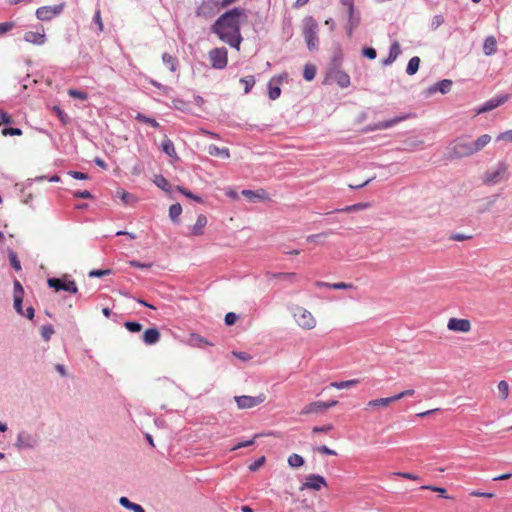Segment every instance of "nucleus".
<instances>
[{"label": "nucleus", "instance_id": "nucleus-1", "mask_svg": "<svg viewBox=\"0 0 512 512\" xmlns=\"http://www.w3.org/2000/svg\"><path fill=\"white\" fill-rule=\"evenodd\" d=\"M246 20L247 15L244 9L233 8L222 14L211 29L223 42L239 51L243 40L240 33V24Z\"/></svg>", "mask_w": 512, "mask_h": 512}, {"label": "nucleus", "instance_id": "nucleus-2", "mask_svg": "<svg viewBox=\"0 0 512 512\" xmlns=\"http://www.w3.org/2000/svg\"><path fill=\"white\" fill-rule=\"evenodd\" d=\"M291 314L297 326L302 330L310 331L317 327L318 321L308 309L296 305Z\"/></svg>", "mask_w": 512, "mask_h": 512}, {"label": "nucleus", "instance_id": "nucleus-3", "mask_svg": "<svg viewBox=\"0 0 512 512\" xmlns=\"http://www.w3.org/2000/svg\"><path fill=\"white\" fill-rule=\"evenodd\" d=\"M473 154L471 141L465 137L453 140L447 147V155L450 159H459Z\"/></svg>", "mask_w": 512, "mask_h": 512}, {"label": "nucleus", "instance_id": "nucleus-4", "mask_svg": "<svg viewBox=\"0 0 512 512\" xmlns=\"http://www.w3.org/2000/svg\"><path fill=\"white\" fill-rule=\"evenodd\" d=\"M318 24L313 17H306L303 24V35L307 46L310 50H314L318 45Z\"/></svg>", "mask_w": 512, "mask_h": 512}, {"label": "nucleus", "instance_id": "nucleus-5", "mask_svg": "<svg viewBox=\"0 0 512 512\" xmlns=\"http://www.w3.org/2000/svg\"><path fill=\"white\" fill-rule=\"evenodd\" d=\"M39 439L35 434H32L26 430H21L17 434L16 441L14 443L15 448L18 450H32L38 445Z\"/></svg>", "mask_w": 512, "mask_h": 512}, {"label": "nucleus", "instance_id": "nucleus-6", "mask_svg": "<svg viewBox=\"0 0 512 512\" xmlns=\"http://www.w3.org/2000/svg\"><path fill=\"white\" fill-rule=\"evenodd\" d=\"M209 60L215 69H224L228 63V52L226 48H214L209 52Z\"/></svg>", "mask_w": 512, "mask_h": 512}, {"label": "nucleus", "instance_id": "nucleus-7", "mask_svg": "<svg viewBox=\"0 0 512 512\" xmlns=\"http://www.w3.org/2000/svg\"><path fill=\"white\" fill-rule=\"evenodd\" d=\"M64 3L53 6H42L36 10V17L41 21H49L63 12Z\"/></svg>", "mask_w": 512, "mask_h": 512}, {"label": "nucleus", "instance_id": "nucleus-8", "mask_svg": "<svg viewBox=\"0 0 512 512\" xmlns=\"http://www.w3.org/2000/svg\"><path fill=\"white\" fill-rule=\"evenodd\" d=\"M266 400V395L264 393H260L257 396H236L235 401L239 409H250L256 407L263 403Z\"/></svg>", "mask_w": 512, "mask_h": 512}, {"label": "nucleus", "instance_id": "nucleus-9", "mask_svg": "<svg viewBox=\"0 0 512 512\" xmlns=\"http://www.w3.org/2000/svg\"><path fill=\"white\" fill-rule=\"evenodd\" d=\"M325 81H333L341 88H347L350 85V76L345 71L333 67L329 69Z\"/></svg>", "mask_w": 512, "mask_h": 512}, {"label": "nucleus", "instance_id": "nucleus-10", "mask_svg": "<svg viewBox=\"0 0 512 512\" xmlns=\"http://www.w3.org/2000/svg\"><path fill=\"white\" fill-rule=\"evenodd\" d=\"M447 329L458 333H469L472 329V324L468 319L452 317L447 322Z\"/></svg>", "mask_w": 512, "mask_h": 512}, {"label": "nucleus", "instance_id": "nucleus-11", "mask_svg": "<svg viewBox=\"0 0 512 512\" xmlns=\"http://www.w3.org/2000/svg\"><path fill=\"white\" fill-rule=\"evenodd\" d=\"M327 486L326 479L318 474H311L306 477V481L303 483L301 490L311 489L315 491H319L322 487Z\"/></svg>", "mask_w": 512, "mask_h": 512}, {"label": "nucleus", "instance_id": "nucleus-12", "mask_svg": "<svg viewBox=\"0 0 512 512\" xmlns=\"http://www.w3.org/2000/svg\"><path fill=\"white\" fill-rule=\"evenodd\" d=\"M507 171L505 163H499L494 171L485 174L484 182L487 184L499 183Z\"/></svg>", "mask_w": 512, "mask_h": 512}, {"label": "nucleus", "instance_id": "nucleus-13", "mask_svg": "<svg viewBox=\"0 0 512 512\" xmlns=\"http://www.w3.org/2000/svg\"><path fill=\"white\" fill-rule=\"evenodd\" d=\"M509 96L504 95L498 98H492L485 102L477 111L476 114H482L488 111H491L500 105L504 104L508 100Z\"/></svg>", "mask_w": 512, "mask_h": 512}, {"label": "nucleus", "instance_id": "nucleus-14", "mask_svg": "<svg viewBox=\"0 0 512 512\" xmlns=\"http://www.w3.org/2000/svg\"><path fill=\"white\" fill-rule=\"evenodd\" d=\"M393 402H395L393 396L373 399V400H370L367 402L366 410L384 409V408H387Z\"/></svg>", "mask_w": 512, "mask_h": 512}, {"label": "nucleus", "instance_id": "nucleus-15", "mask_svg": "<svg viewBox=\"0 0 512 512\" xmlns=\"http://www.w3.org/2000/svg\"><path fill=\"white\" fill-rule=\"evenodd\" d=\"M325 412V406L323 401H314L303 407L300 414L301 415H309V414H321Z\"/></svg>", "mask_w": 512, "mask_h": 512}, {"label": "nucleus", "instance_id": "nucleus-16", "mask_svg": "<svg viewBox=\"0 0 512 512\" xmlns=\"http://www.w3.org/2000/svg\"><path fill=\"white\" fill-rule=\"evenodd\" d=\"M341 4L347 8L348 17H349V34H351V31L353 27H355L358 24V17H355L354 15V0H340Z\"/></svg>", "mask_w": 512, "mask_h": 512}, {"label": "nucleus", "instance_id": "nucleus-17", "mask_svg": "<svg viewBox=\"0 0 512 512\" xmlns=\"http://www.w3.org/2000/svg\"><path fill=\"white\" fill-rule=\"evenodd\" d=\"M207 225V217L200 214L197 217L195 224L190 228V233L193 236H200L204 233V228Z\"/></svg>", "mask_w": 512, "mask_h": 512}, {"label": "nucleus", "instance_id": "nucleus-18", "mask_svg": "<svg viewBox=\"0 0 512 512\" xmlns=\"http://www.w3.org/2000/svg\"><path fill=\"white\" fill-rule=\"evenodd\" d=\"M241 193L243 196L248 198L250 201H255L256 199L266 201V200L270 199L269 195L267 194V192L264 189H259L256 191L242 190Z\"/></svg>", "mask_w": 512, "mask_h": 512}, {"label": "nucleus", "instance_id": "nucleus-19", "mask_svg": "<svg viewBox=\"0 0 512 512\" xmlns=\"http://www.w3.org/2000/svg\"><path fill=\"white\" fill-rule=\"evenodd\" d=\"M497 51V40L494 36H488L483 43V53L486 56H491Z\"/></svg>", "mask_w": 512, "mask_h": 512}, {"label": "nucleus", "instance_id": "nucleus-20", "mask_svg": "<svg viewBox=\"0 0 512 512\" xmlns=\"http://www.w3.org/2000/svg\"><path fill=\"white\" fill-rule=\"evenodd\" d=\"M160 340V332L156 328L147 329L143 334V341L147 345H153Z\"/></svg>", "mask_w": 512, "mask_h": 512}, {"label": "nucleus", "instance_id": "nucleus-21", "mask_svg": "<svg viewBox=\"0 0 512 512\" xmlns=\"http://www.w3.org/2000/svg\"><path fill=\"white\" fill-rule=\"evenodd\" d=\"M213 5L214 2L212 0L203 1L202 4L197 8L196 15L204 18L211 17L213 15Z\"/></svg>", "mask_w": 512, "mask_h": 512}, {"label": "nucleus", "instance_id": "nucleus-22", "mask_svg": "<svg viewBox=\"0 0 512 512\" xmlns=\"http://www.w3.org/2000/svg\"><path fill=\"white\" fill-rule=\"evenodd\" d=\"M24 40L29 43L41 45L45 42V34L34 31H27L24 34Z\"/></svg>", "mask_w": 512, "mask_h": 512}, {"label": "nucleus", "instance_id": "nucleus-23", "mask_svg": "<svg viewBox=\"0 0 512 512\" xmlns=\"http://www.w3.org/2000/svg\"><path fill=\"white\" fill-rule=\"evenodd\" d=\"M490 141L491 136L488 134H483L480 137H478L475 141H471L474 154L482 150L486 145L490 143Z\"/></svg>", "mask_w": 512, "mask_h": 512}, {"label": "nucleus", "instance_id": "nucleus-24", "mask_svg": "<svg viewBox=\"0 0 512 512\" xmlns=\"http://www.w3.org/2000/svg\"><path fill=\"white\" fill-rule=\"evenodd\" d=\"M266 276L269 279H280V280H286L289 282H294L297 277V274L294 272H278V273L268 272L266 274Z\"/></svg>", "mask_w": 512, "mask_h": 512}, {"label": "nucleus", "instance_id": "nucleus-25", "mask_svg": "<svg viewBox=\"0 0 512 512\" xmlns=\"http://www.w3.org/2000/svg\"><path fill=\"white\" fill-rule=\"evenodd\" d=\"M358 384H360L359 379H351L346 381L331 382L330 386L336 389H349L351 387L357 386Z\"/></svg>", "mask_w": 512, "mask_h": 512}, {"label": "nucleus", "instance_id": "nucleus-26", "mask_svg": "<svg viewBox=\"0 0 512 512\" xmlns=\"http://www.w3.org/2000/svg\"><path fill=\"white\" fill-rule=\"evenodd\" d=\"M208 153L212 156L229 158L230 152L228 148H219L218 146L211 144L208 147Z\"/></svg>", "mask_w": 512, "mask_h": 512}, {"label": "nucleus", "instance_id": "nucleus-27", "mask_svg": "<svg viewBox=\"0 0 512 512\" xmlns=\"http://www.w3.org/2000/svg\"><path fill=\"white\" fill-rule=\"evenodd\" d=\"M452 86V81L448 79H444L436 84L435 87L431 88V92L440 91L442 94H446L450 91Z\"/></svg>", "mask_w": 512, "mask_h": 512}, {"label": "nucleus", "instance_id": "nucleus-28", "mask_svg": "<svg viewBox=\"0 0 512 512\" xmlns=\"http://www.w3.org/2000/svg\"><path fill=\"white\" fill-rule=\"evenodd\" d=\"M498 395L501 400H506L509 396V384L507 381L502 380L497 385Z\"/></svg>", "mask_w": 512, "mask_h": 512}, {"label": "nucleus", "instance_id": "nucleus-29", "mask_svg": "<svg viewBox=\"0 0 512 512\" xmlns=\"http://www.w3.org/2000/svg\"><path fill=\"white\" fill-rule=\"evenodd\" d=\"M120 504L127 508V509H131L133 510L134 512H145L144 509L139 505V504H136V503H133L131 502L128 498L126 497H121L120 500H119Z\"/></svg>", "mask_w": 512, "mask_h": 512}, {"label": "nucleus", "instance_id": "nucleus-30", "mask_svg": "<svg viewBox=\"0 0 512 512\" xmlns=\"http://www.w3.org/2000/svg\"><path fill=\"white\" fill-rule=\"evenodd\" d=\"M419 65H420V58L417 56L412 57L409 60L407 68H406L407 74H409V75L415 74L419 69Z\"/></svg>", "mask_w": 512, "mask_h": 512}, {"label": "nucleus", "instance_id": "nucleus-31", "mask_svg": "<svg viewBox=\"0 0 512 512\" xmlns=\"http://www.w3.org/2000/svg\"><path fill=\"white\" fill-rule=\"evenodd\" d=\"M162 151L170 157H177L174 144L170 139H165L162 142Z\"/></svg>", "mask_w": 512, "mask_h": 512}, {"label": "nucleus", "instance_id": "nucleus-32", "mask_svg": "<svg viewBox=\"0 0 512 512\" xmlns=\"http://www.w3.org/2000/svg\"><path fill=\"white\" fill-rule=\"evenodd\" d=\"M288 464L292 468H298L304 464V459L301 455L293 453L288 457Z\"/></svg>", "mask_w": 512, "mask_h": 512}, {"label": "nucleus", "instance_id": "nucleus-33", "mask_svg": "<svg viewBox=\"0 0 512 512\" xmlns=\"http://www.w3.org/2000/svg\"><path fill=\"white\" fill-rule=\"evenodd\" d=\"M182 213V207L179 203L173 204L169 208V216L173 222H177Z\"/></svg>", "mask_w": 512, "mask_h": 512}, {"label": "nucleus", "instance_id": "nucleus-34", "mask_svg": "<svg viewBox=\"0 0 512 512\" xmlns=\"http://www.w3.org/2000/svg\"><path fill=\"white\" fill-rule=\"evenodd\" d=\"M163 63L167 65L170 69V71L174 72L177 67V60L175 57L168 53H164L162 56Z\"/></svg>", "mask_w": 512, "mask_h": 512}, {"label": "nucleus", "instance_id": "nucleus-35", "mask_svg": "<svg viewBox=\"0 0 512 512\" xmlns=\"http://www.w3.org/2000/svg\"><path fill=\"white\" fill-rule=\"evenodd\" d=\"M117 196L123 201L124 204H132L136 202V197L133 194L126 192L125 190H118Z\"/></svg>", "mask_w": 512, "mask_h": 512}, {"label": "nucleus", "instance_id": "nucleus-36", "mask_svg": "<svg viewBox=\"0 0 512 512\" xmlns=\"http://www.w3.org/2000/svg\"><path fill=\"white\" fill-rule=\"evenodd\" d=\"M68 94H69V96H71L74 99L79 100L80 102H85L88 99V94L82 90L69 89Z\"/></svg>", "mask_w": 512, "mask_h": 512}, {"label": "nucleus", "instance_id": "nucleus-37", "mask_svg": "<svg viewBox=\"0 0 512 512\" xmlns=\"http://www.w3.org/2000/svg\"><path fill=\"white\" fill-rule=\"evenodd\" d=\"M370 205L369 203H357L353 205L346 206L345 208L336 210L337 212H354L358 210H363L368 208Z\"/></svg>", "mask_w": 512, "mask_h": 512}, {"label": "nucleus", "instance_id": "nucleus-38", "mask_svg": "<svg viewBox=\"0 0 512 512\" xmlns=\"http://www.w3.org/2000/svg\"><path fill=\"white\" fill-rule=\"evenodd\" d=\"M316 75V67L312 64H307L303 70V77L307 81H311L315 78Z\"/></svg>", "mask_w": 512, "mask_h": 512}, {"label": "nucleus", "instance_id": "nucleus-39", "mask_svg": "<svg viewBox=\"0 0 512 512\" xmlns=\"http://www.w3.org/2000/svg\"><path fill=\"white\" fill-rule=\"evenodd\" d=\"M8 257H9L10 265L16 271L21 270V263H20V261L18 259V256H17L16 252H14L13 250H9L8 251Z\"/></svg>", "mask_w": 512, "mask_h": 512}, {"label": "nucleus", "instance_id": "nucleus-40", "mask_svg": "<svg viewBox=\"0 0 512 512\" xmlns=\"http://www.w3.org/2000/svg\"><path fill=\"white\" fill-rule=\"evenodd\" d=\"M135 119L138 120L139 122L149 124L154 128H157L159 126V123L154 118L147 117L142 113H138L136 115Z\"/></svg>", "mask_w": 512, "mask_h": 512}, {"label": "nucleus", "instance_id": "nucleus-41", "mask_svg": "<svg viewBox=\"0 0 512 512\" xmlns=\"http://www.w3.org/2000/svg\"><path fill=\"white\" fill-rule=\"evenodd\" d=\"M47 282L50 288H54L57 291L64 290V279L49 278Z\"/></svg>", "mask_w": 512, "mask_h": 512}, {"label": "nucleus", "instance_id": "nucleus-42", "mask_svg": "<svg viewBox=\"0 0 512 512\" xmlns=\"http://www.w3.org/2000/svg\"><path fill=\"white\" fill-rule=\"evenodd\" d=\"M240 82L244 84V92L248 93L255 84L254 76H247L240 79Z\"/></svg>", "mask_w": 512, "mask_h": 512}, {"label": "nucleus", "instance_id": "nucleus-43", "mask_svg": "<svg viewBox=\"0 0 512 512\" xmlns=\"http://www.w3.org/2000/svg\"><path fill=\"white\" fill-rule=\"evenodd\" d=\"M53 333H54V329H53L52 325H43L41 327V336L45 341L50 340Z\"/></svg>", "mask_w": 512, "mask_h": 512}, {"label": "nucleus", "instance_id": "nucleus-44", "mask_svg": "<svg viewBox=\"0 0 512 512\" xmlns=\"http://www.w3.org/2000/svg\"><path fill=\"white\" fill-rule=\"evenodd\" d=\"M331 289H334V290H353V289H355V286L352 283L338 282V283H332Z\"/></svg>", "mask_w": 512, "mask_h": 512}, {"label": "nucleus", "instance_id": "nucleus-45", "mask_svg": "<svg viewBox=\"0 0 512 512\" xmlns=\"http://www.w3.org/2000/svg\"><path fill=\"white\" fill-rule=\"evenodd\" d=\"M178 190L186 197L193 199L194 201H196L198 203H203V199L200 196L193 194L191 191H189L183 187H180V186L178 187Z\"/></svg>", "mask_w": 512, "mask_h": 512}, {"label": "nucleus", "instance_id": "nucleus-46", "mask_svg": "<svg viewBox=\"0 0 512 512\" xmlns=\"http://www.w3.org/2000/svg\"><path fill=\"white\" fill-rule=\"evenodd\" d=\"M401 53L400 45L397 41L393 42L390 47L389 56L396 60Z\"/></svg>", "mask_w": 512, "mask_h": 512}, {"label": "nucleus", "instance_id": "nucleus-47", "mask_svg": "<svg viewBox=\"0 0 512 512\" xmlns=\"http://www.w3.org/2000/svg\"><path fill=\"white\" fill-rule=\"evenodd\" d=\"M260 436H261V434H255L254 437L251 440H247V441H244V442H239L234 447H232L231 450L234 451V450H237V449H240V448L248 447V446L254 444L255 439H257Z\"/></svg>", "mask_w": 512, "mask_h": 512}, {"label": "nucleus", "instance_id": "nucleus-48", "mask_svg": "<svg viewBox=\"0 0 512 512\" xmlns=\"http://www.w3.org/2000/svg\"><path fill=\"white\" fill-rule=\"evenodd\" d=\"M124 326L130 332H139L142 329V325L140 323L133 321L125 322Z\"/></svg>", "mask_w": 512, "mask_h": 512}, {"label": "nucleus", "instance_id": "nucleus-49", "mask_svg": "<svg viewBox=\"0 0 512 512\" xmlns=\"http://www.w3.org/2000/svg\"><path fill=\"white\" fill-rule=\"evenodd\" d=\"M13 298L14 297H23L24 296V289H23V286L21 285V283L18 281V280H15L14 281V284H13Z\"/></svg>", "mask_w": 512, "mask_h": 512}, {"label": "nucleus", "instance_id": "nucleus-50", "mask_svg": "<svg viewBox=\"0 0 512 512\" xmlns=\"http://www.w3.org/2000/svg\"><path fill=\"white\" fill-rule=\"evenodd\" d=\"M71 193L76 198H84V199H92L93 198L92 194L88 190H82V191L71 190Z\"/></svg>", "mask_w": 512, "mask_h": 512}, {"label": "nucleus", "instance_id": "nucleus-51", "mask_svg": "<svg viewBox=\"0 0 512 512\" xmlns=\"http://www.w3.org/2000/svg\"><path fill=\"white\" fill-rule=\"evenodd\" d=\"M421 489L431 490V491H434L436 493H439L444 498H449L448 496L445 495L446 494V489L441 488V487H436V486H432V485H424V486L421 487Z\"/></svg>", "mask_w": 512, "mask_h": 512}, {"label": "nucleus", "instance_id": "nucleus-52", "mask_svg": "<svg viewBox=\"0 0 512 512\" xmlns=\"http://www.w3.org/2000/svg\"><path fill=\"white\" fill-rule=\"evenodd\" d=\"M265 461H266V458L264 456H261L256 461H254L252 464H250L248 466V469L250 471H256V470H258L260 467H262L264 465Z\"/></svg>", "mask_w": 512, "mask_h": 512}, {"label": "nucleus", "instance_id": "nucleus-53", "mask_svg": "<svg viewBox=\"0 0 512 512\" xmlns=\"http://www.w3.org/2000/svg\"><path fill=\"white\" fill-rule=\"evenodd\" d=\"M23 297H14V303H13V306H14V309L16 310V312L20 315H24V310H23Z\"/></svg>", "mask_w": 512, "mask_h": 512}, {"label": "nucleus", "instance_id": "nucleus-54", "mask_svg": "<svg viewBox=\"0 0 512 512\" xmlns=\"http://www.w3.org/2000/svg\"><path fill=\"white\" fill-rule=\"evenodd\" d=\"M268 94H269V98L271 100H275V99H277L280 96L281 89L278 86L269 85Z\"/></svg>", "mask_w": 512, "mask_h": 512}, {"label": "nucleus", "instance_id": "nucleus-55", "mask_svg": "<svg viewBox=\"0 0 512 512\" xmlns=\"http://www.w3.org/2000/svg\"><path fill=\"white\" fill-rule=\"evenodd\" d=\"M111 272L112 271L110 269L91 270L88 275H89V277H103L106 275H110Z\"/></svg>", "mask_w": 512, "mask_h": 512}, {"label": "nucleus", "instance_id": "nucleus-56", "mask_svg": "<svg viewBox=\"0 0 512 512\" xmlns=\"http://www.w3.org/2000/svg\"><path fill=\"white\" fill-rule=\"evenodd\" d=\"M471 238H472L471 235H465V234H461V233H453L449 236V239L453 240V241H465V240H469Z\"/></svg>", "mask_w": 512, "mask_h": 512}, {"label": "nucleus", "instance_id": "nucleus-57", "mask_svg": "<svg viewBox=\"0 0 512 512\" xmlns=\"http://www.w3.org/2000/svg\"><path fill=\"white\" fill-rule=\"evenodd\" d=\"M415 393V390L414 389H407V390H404L396 395H394V400L395 401H398L404 397H407V396H413Z\"/></svg>", "mask_w": 512, "mask_h": 512}, {"label": "nucleus", "instance_id": "nucleus-58", "mask_svg": "<svg viewBox=\"0 0 512 512\" xmlns=\"http://www.w3.org/2000/svg\"><path fill=\"white\" fill-rule=\"evenodd\" d=\"M395 475L400 476V477L405 478V479L413 480V481L420 480V477L418 475H416V474H413V473L397 472V473H395Z\"/></svg>", "mask_w": 512, "mask_h": 512}, {"label": "nucleus", "instance_id": "nucleus-59", "mask_svg": "<svg viewBox=\"0 0 512 512\" xmlns=\"http://www.w3.org/2000/svg\"><path fill=\"white\" fill-rule=\"evenodd\" d=\"M2 133L4 135L19 136L22 135V130L19 128H4Z\"/></svg>", "mask_w": 512, "mask_h": 512}, {"label": "nucleus", "instance_id": "nucleus-60", "mask_svg": "<svg viewBox=\"0 0 512 512\" xmlns=\"http://www.w3.org/2000/svg\"><path fill=\"white\" fill-rule=\"evenodd\" d=\"M497 140H502L506 142H512V129L502 132L497 136Z\"/></svg>", "mask_w": 512, "mask_h": 512}, {"label": "nucleus", "instance_id": "nucleus-61", "mask_svg": "<svg viewBox=\"0 0 512 512\" xmlns=\"http://www.w3.org/2000/svg\"><path fill=\"white\" fill-rule=\"evenodd\" d=\"M362 54L369 59H375L377 56L376 50L371 47L363 49Z\"/></svg>", "mask_w": 512, "mask_h": 512}, {"label": "nucleus", "instance_id": "nucleus-62", "mask_svg": "<svg viewBox=\"0 0 512 512\" xmlns=\"http://www.w3.org/2000/svg\"><path fill=\"white\" fill-rule=\"evenodd\" d=\"M237 320V315L233 312H229L225 315V323L228 326L233 325Z\"/></svg>", "mask_w": 512, "mask_h": 512}, {"label": "nucleus", "instance_id": "nucleus-63", "mask_svg": "<svg viewBox=\"0 0 512 512\" xmlns=\"http://www.w3.org/2000/svg\"><path fill=\"white\" fill-rule=\"evenodd\" d=\"M15 26L14 22L0 23V34L10 31Z\"/></svg>", "mask_w": 512, "mask_h": 512}, {"label": "nucleus", "instance_id": "nucleus-64", "mask_svg": "<svg viewBox=\"0 0 512 512\" xmlns=\"http://www.w3.org/2000/svg\"><path fill=\"white\" fill-rule=\"evenodd\" d=\"M66 292L76 294L78 292L77 285L74 281L66 279Z\"/></svg>", "mask_w": 512, "mask_h": 512}]
</instances>
